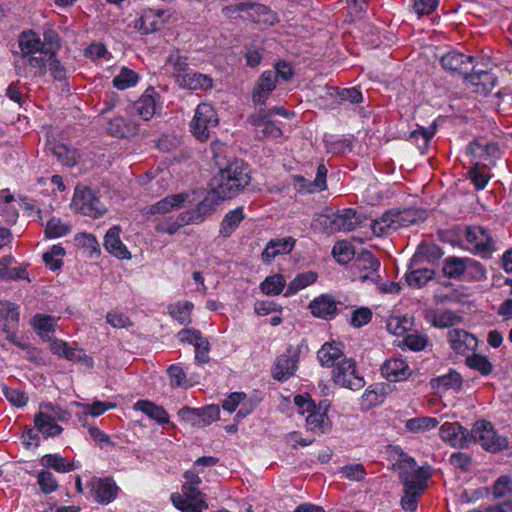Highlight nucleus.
I'll return each mask as SVG.
<instances>
[{
  "label": "nucleus",
  "mask_w": 512,
  "mask_h": 512,
  "mask_svg": "<svg viewBox=\"0 0 512 512\" xmlns=\"http://www.w3.org/2000/svg\"><path fill=\"white\" fill-rule=\"evenodd\" d=\"M251 181L248 166L240 160L230 162L213 177L211 189L204 200L193 210H187L176 219L164 220L158 225L159 231L175 234L181 227L199 224L213 212L220 201L236 197Z\"/></svg>",
  "instance_id": "1"
},
{
  "label": "nucleus",
  "mask_w": 512,
  "mask_h": 512,
  "mask_svg": "<svg viewBox=\"0 0 512 512\" xmlns=\"http://www.w3.org/2000/svg\"><path fill=\"white\" fill-rule=\"evenodd\" d=\"M387 467L395 472L404 486V496L401 506L405 511L413 512L417 509L418 498L427 488L429 474L417 466L414 458L406 454L401 447L386 446Z\"/></svg>",
  "instance_id": "2"
},
{
  "label": "nucleus",
  "mask_w": 512,
  "mask_h": 512,
  "mask_svg": "<svg viewBox=\"0 0 512 512\" xmlns=\"http://www.w3.org/2000/svg\"><path fill=\"white\" fill-rule=\"evenodd\" d=\"M478 443L484 450L497 453L504 450L508 445L505 436L496 432L489 421H476L471 430V443Z\"/></svg>",
  "instance_id": "3"
},
{
  "label": "nucleus",
  "mask_w": 512,
  "mask_h": 512,
  "mask_svg": "<svg viewBox=\"0 0 512 512\" xmlns=\"http://www.w3.org/2000/svg\"><path fill=\"white\" fill-rule=\"evenodd\" d=\"M315 222L328 234L338 231H351L360 223V215L354 209L347 208L337 213L319 215Z\"/></svg>",
  "instance_id": "4"
},
{
  "label": "nucleus",
  "mask_w": 512,
  "mask_h": 512,
  "mask_svg": "<svg viewBox=\"0 0 512 512\" xmlns=\"http://www.w3.org/2000/svg\"><path fill=\"white\" fill-rule=\"evenodd\" d=\"M219 123L218 114L214 107L206 102L200 103L191 121L190 128L193 136L199 141H206L211 129Z\"/></svg>",
  "instance_id": "5"
},
{
  "label": "nucleus",
  "mask_w": 512,
  "mask_h": 512,
  "mask_svg": "<svg viewBox=\"0 0 512 512\" xmlns=\"http://www.w3.org/2000/svg\"><path fill=\"white\" fill-rule=\"evenodd\" d=\"M223 13L227 16L239 13L243 19L270 25L276 20L275 14L267 6L252 2H239L227 6L223 8Z\"/></svg>",
  "instance_id": "6"
},
{
  "label": "nucleus",
  "mask_w": 512,
  "mask_h": 512,
  "mask_svg": "<svg viewBox=\"0 0 512 512\" xmlns=\"http://www.w3.org/2000/svg\"><path fill=\"white\" fill-rule=\"evenodd\" d=\"M332 380L336 385L350 390H360L365 385L364 377L358 371L357 364L352 358H343L334 367Z\"/></svg>",
  "instance_id": "7"
},
{
  "label": "nucleus",
  "mask_w": 512,
  "mask_h": 512,
  "mask_svg": "<svg viewBox=\"0 0 512 512\" xmlns=\"http://www.w3.org/2000/svg\"><path fill=\"white\" fill-rule=\"evenodd\" d=\"M467 249L483 258L490 257L495 251V241L489 232L480 226H472L465 233Z\"/></svg>",
  "instance_id": "8"
},
{
  "label": "nucleus",
  "mask_w": 512,
  "mask_h": 512,
  "mask_svg": "<svg viewBox=\"0 0 512 512\" xmlns=\"http://www.w3.org/2000/svg\"><path fill=\"white\" fill-rule=\"evenodd\" d=\"M72 204L75 210L89 217L97 218L106 211L105 206L95 196L93 190L88 187H77L75 189Z\"/></svg>",
  "instance_id": "9"
},
{
  "label": "nucleus",
  "mask_w": 512,
  "mask_h": 512,
  "mask_svg": "<svg viewBox=\"0 0 512 512\" xmlns=\"http://www.w3.org/2000/svg\"><path fill=\"white\" fill-rule=\"evenodd\" d=\"M379 268V260L371 252L364 251L358 255L351 265V274L353 280H360L362 282L366 280L375 281L379 278Z\"/></svg>",
  "instance_id": "10"
},
{
  "label": "nucleus",
  "mask_w": 512,
  "mask_h": 512,
  "mask_svg": "<svg viewBox=\"0 0 512 512\" xmlns=\"http://www.w3.org/2000/svg\"><path fill=\"white\" fill-rule=\"evenodd\" d=\"M187 199H188L187 193H179V194L169 195V196L161 199L157 203L148 207L147 210H145L144 214L145 215H153V216H155V215L161 216V218H159V220H158V223L156 224V230L158 232L163 233L162 231H159L158 225L164 220L176 219L180 214H178L175 217L174 216L167 217L166 214L172 212L173 210L183 207V205Z\"/></svg>",
  "instance_id": "11"
},
{
  "label": "nucleus",
  "mask_w": 512,
  "mask_h": 512,
  "mask_svg": "<svg viewBox=\"0 0 512 512\" xmlns=\"http://www.w3.org/2000/svg\"><path fill=\"white\" fill-rule=\"evenodd\" d=\"M441 439L455 448H467L471 444V431L458 422H445L440 427Z\"/></svg>",
  "instance_id": "12"
},
{
  "label": "nucleus",
  "mask_w": 512,
  "mask_h": 512,
  "mask_svg": "<svg viewBox=\"0 0 512 512\" xmlns=\"http://www.w3.org/2000/svg\"><path fill=\"white\" fill-rule=\"evenodd\" d=\"M88 486L91 489L92 497L99 504H109L114 501L120 488L111 477H93Z\"/></svg>",
  "instance_id": "13"
},
{
  "label": "nucleus",
  "mask_w": 512,
  "mask_h": 512,
  "mask_svg": "<svg viewBox=\"0 0 512 512\" xmlns=\"http://www.w3.org/2000/svg\"><path fill=\"white\" fill-rule=\"evenodd\" d=\"M160 107V95L153 87L147 88L133 105L134 112L145 121L152 119Z\"/></svg>",
  "instance_id": "14"
},
{
  "label": "nucleus",
  "mask_w": 512,
  "mask_h": 512,
  "mask_svg": "<svg viewBox=\"0 0 512 512\" xmlns=\"http://www.w3.org/2000/svg\"><path fill=\"white\" fill-rule=\"evenodd\" d=\"M50 349L53 354L68 361L83 363L87 368H93V360L88 357L82 349L72 348L66 342L58 339H51Z\"/></svg>",
  "instance_id": "15"
},
{
  "label": "nucleus",
  "mask_w": 512,
  "mask_h": 512,
  "mask_svg": "<svg viewBox=\"0 0 512 512\" xmlns=\"http://www.w3.org/2000/svg\"><path fill=\"white\" fill-rule=\"evenodd\" d=\"M424 319L431 326L439 329L449 328L462 322V316L452 310L429 308L424 311Z\"/></svg>",
  "instance_id": "16"
},
{
  "label": "nucleus",
  "mask_w": 512,
  "mask_h": 512,
  "mask_svg": "<svg viewBox=\"0 0 512 512\" xmlns=\"http://www.w3.org/2000/svg\"><path fill=\"white\" fill-rule=\"evenodd\" d=\"M328 170L324 164L317 167V173L314 181H309L301 175L293 176L295 189L300 193H316L324 191L327 188L326 177Z\"/></svg>",
  "instance_id": "17"
},
{
  "label": "nucleus",
  "mask_w": 512,
  "mask_h": 512,
  "mask_svg": "<svg viewBox=\"0 0 512 512\" xmlns=\"http://www.w3.org/2000/svg\"><path fill=\"white\" fill-rule=\"evenodd\" d=\"M447 337L451 349L461 355L473 352L478 344V340L474 335L462 329L450 330Z\"/></svg>",
  "instance_id": "18"
},
{
  "label": "nucleus",
  "mask_w": 512,
  "mask_h": 512,
  "mask_svg": "<svg viewBox=\"0 0 512 512\" xmlns=\"http://www.w3.org/2000/svg\"><path fill=\"white\" fill-rule=\"evenodd\" d=\"M71 405L81 409V411L76 413V417L82 426H88L89 416L99 417L106 411L116 407L115 403L100 400H94L91 404L73 401Z\"/></svg>",
  "instance_id": "19"
},
{
  "label": "nucleus",
  "mask_w": 512,
  "mask_h": 512,
  "mask_svg": "<svg viewBox=\"0 0 512 512\" xmlns=\"http://www.w3.org/2000/svg\"><path fill=\"white\" fill-rule=\"evenodd\" d=\"M317 358L323 367H336L343 358L344 344L340 341L325 342L317 352Z\"/></svg>",
  "instance_id": "20"
},
{
  "label": "nucleus",
  "mask_w": 512,
  "mask_h": 512,
  "mask_svg": "<svg viewBox=\"0 0 512 512\" xmlns=\"http://www.w3.org/2000/svg\"><path fill=\"white\" fill-rule=\"evenodd\" d=\"M166 11L147 9L135 20L134 27L143 34H150L159 30L165 23Z\"/></svg>",
  "instance_id": "21"
},
{
  "label": "nucleus",
  "mask_w": 512,
  "mask_h": 512,
  "mask_svg": "<svg viewBox=\"0 0 512 512\" xmlns=\"http://www.w3.org/2000/svg\"><path fill=\"white\" fill-rule=\"evenodd\" d=\"M276 87V74L269 70L262 73L258 81L256 82L252 99L257 105H265L270 93Z\"/></svg>",
  "instance_id": "22"
},
{
  "label": "nucleus",
  "mask_w": 512,
  "mask_h": 512,
  "mask_svg": "<svg viewBox=\"0 0 512 512\" xmlns=\"http://www.w3.org/2000/svg\"><path fill=\"white\" fill-rule=\"evenodd\" d=\"M329 406L327 401L320 402L319 406H316L315 409L308 414L306 423L309 430L319 434L329 430L331 426L327 415Z\"/></svg>",
  "instance_id": "23"
},
{
  "label": "nucleus",
  "mask_w": 512,
  "mask_h": 512,
  "mask_svg": "<svg viewBox=\"0 0 512 512\" xmlns=\"http://www.w3.org/2000/svg\"><path fill=\"white\" fill-rule=\"evenodd\" d=\"M121 229L119 226L111 227L104 238L105 249L119 259H131V253L120 239Z\"/></svg>",
  "instance_id": "24"
},
{
  "label": "nucleus",
  "mask_w": 512,
  "mask_h": 512,
  "mask_svg": "<svg viewBox=\"0 0 512 512\" xmlns=\"http://www.w3.org/2000/svg\"><path fill=\"white\" fill-rule=\"evenodd\" d=\"M295 240L291 237L277 238L270 240L262 252V260L271 263L279 255L290 253L294 247Z\"/></svg>",
  "instance_id": "25"
},
{
  "label": "nucleus",
  "mask_w": 512,
  "mask_h": 512,
  "mask_svg": "<svg viewBox=\"0 0 512 512\" xmlns=\"http://www.w3.org/2000/svg\"><path fill=\"white\" fill-rule=\"evenodd\" d=\"M311 314L317 318L332 319L337 313V305L334 298L328 294L316 297L310 304Z\"/></svg>",
  "instance_id": "26"
},
{
  "label": "nucleus",
  "mask_w": 512,
  "mask_h": 512,
  "mask_svg": "<svg viewBox=\"0 0 512 512\" xmlns=\"http://www.w3.org/2000/svg\"><path fill=\"white\" fill-rule=\"evenodd\" d=\"M30 324L42 340L49 341L52 339L51 335L56 330L58 318L47 314L37 313L31 318Z\"/></svg>",
  "instance_id": "27"
},
{
  "label": "nucleus",
  "mask_w": 512,
  "mask_h": 512,
  "mask_svg": "<svg viewBox=\"0 0 512 512\" xmlns=\"http://www.w3.org/2000/svg\"><path fill=\"white\" fill-rule=\"evenodd\" d=\"M52 52L44 49L37 54H31L23 58L27 66V75L32 77H41L47 72V64Z\"/></svg>",
  "instance_id": "28"
},
{
  "label": "nucleus",
  "mask_w": 512,
  "mask_h": 512,
  "mask_svg": "<svg viewBox=\"0 0 512 512\" xmlns=\"http://www.w3.org/2000/svg\"><path fill=\"white\" fill-rule=\"evenodd\" d=\"M34 425L37 430L46 438L60 435L63 428L56 423L51 414L40 408L34 416Z\"/></svg>",
  "instance_id": "29"
},
{
  "label": "nucleus",
  "mask_w": 512,
  "mask_h": 512,
  "mask_svg": "<svg viewBox=\"0 0 512 512\" xmlns=\"http://www.w3.org/2000/svg\"><path fill=\"white\" fill-rule=\"evenodd\" d=\"M471 62V57L456 51L448 52L441 57V65L444 69L459 74H466Z\"/></svg>",
  "instance_id": "30"
},
{
  "label": "nucleus",
  "mask_w": 512,
  "mask_h": 512,
  "mask_svg": "<svg viewBox=\"0 0 512 512\" xmlns=\"http://www.w3.org/2000/svg\"><path fill=\"white\" fill-rule=\"evenodd\" d=\"M179 86L189 90H210L213 87V80L210 76L197 72H189L180 76Z\"/></svg>",
  "instance_id": "31"
},
{
  "label": "nucleus",
  "mask_w": 512,
  "mask_h": 512,
  "mask_svg": "<svg viewBox=\"0 0 512 512\" xmlns=\"http://www.w3.org/2000/svg\"><path fill=\"white\" fill-rule=\"evenodd\" d=\"M40 463L42 466L51 468L59 473L74 471L78 468V465L73 461L60 454H46L41 457Z\"/></svg>",
  "instance_id": "32"
},
{
  "label": "nucleus",
  "mask_w": 512,
  "mask_h": 512,
  "mask_svg": "<svg viewBox=\"0 0 512 512\" xmlns=\"http://www.w3.org/2000/svg\"><path fill=\"white\" fill-rule=\"evenodd\" d=\"M298 369V365H296L291 358H289L286 354L279 355L273 366V377L279 381H286L291 376L295 374Z\"/></svg>",
  "instance_id": "33"
},
{
  "label": "nucleus",
  "mask_w": 512,
  "mask_h": 512,
  "mask_svg": "<svg viewBox=\"0 0 512 512\" xmlns=\"http://www.w3.org/2000/svg\"><path fill=\"white\" fill-rule=\"evenodd\" d=\"M19 46L23 58L31 54H37V52L46 49L39 35L32 31H26L20 35Z\"/></svg>",
  "instance_id": "34"
},
{
  "label": "nucleus",
  "mask_w": 512,
  "mask_h": 512,
  "mask_svg": "<svg viewBox=\"0 0 512 512\" xmlns=\"http://www.w3.org/2000/svg\"><path fill=\"white\" fill-rule=\"evenodd\" d=\"M134 409L141 411L149 418L155 420L159 424H166L169 422V415L166 410L147 400H139L134 404Z\"/></svg>",
  "instance_id": "35"
},
{
  "label": "nucleus",
  "mask_w": 512,
  "mask_h": 512,
  "mask_svg": "<svg viewBox=\"0 0 512 512\" xmlns=\"http://www.w3.org/2000/svg\"><path fill=\"white\" fill-rule=\"evenodd\" d=\"M410 375L408 364L399 358L386 361V380L399 382L406 380Z\"/></svg>",
  "instance_id": "36"
},
{
  "label": "nucleus",
  "mask_w": 512,
  "mask_h": 512,
  "mask_svg": "<svg viewBox=\"0 0 512 512\" xmlns=\"http://www.w3.org/2000/svg\"><path fill=\"white\" fill-rule=\"evenodd\" d=\"M245 214L243 207H237L229 211L223 218L219 233L223 237H229L238 228L244 220Z\"/></svg>",
  "instance_id": "37"
},
{
  "label": "nucleus",
  "mask_w": 512,
  "mask_h": 512,
  "mask_svg": "<svg viewBox=\"0 0 512 512\" xmlns=\"http://www.w3.org/2000/svg\"><path fill=\"white\" fill-rule=\"evenodd\" d=\"M436 132V126L433 124L429 127H418L409 134L410 142L414 143L423 154L429 147L431 139Z\"/></svg>",
  "instance_id": "38"
},
{
  "label": "nucleus",
  "mask_w": 512,
  "mask_h": 512,
  "mask_svg": "<svg viewBox=\"0 0 512 512\" xmlns=\"http://www.w3.org/2000/svg\"><path fill=\"white\" fill-rule=\"evenodd\" d=\"M317 278V273L313 271H307L296 275L294 279L288 284L284 295L286 297H290L297 294L299 291L314 284L317 281Z\"/></svg>",
  "instance_id": "39"
},
{
  "label": "nucleus",
  "mask_w": 512,
  "mask_h": 512,
  "mask_svg": "<svg viewBox=\"0 0 512 512\" xmlns=\"http://www.w3.org/2000/svg\"><path fill=\"white\" fill-rule=\"evenodd\" d=\"M166 66L171 71L177 84H179L180 76H185L190 72L188 58L181 55L179 52H173L168 56Z\"/></svg>",
  "instance_id": "40"
},
{
  "label": "nucleus",
  "mask_w": 512,
  "mask_h": 512,
  "mask_svg": "<svg viewBox=\"0 0 512 512\" xmlns=\"http://www.w3.org/2000/svg\"><path fill=\"white\" fill-rule=\"evenodd\" d=\"M194 304L190 301H179L169 305L168 311L170 316L181 325L191 322V312Z\"/></svg>",
  "instance_id": "41"
},
{
  "label": "nucleus",
  "mask_w": 512,
  "mask_h": 512,
  "mask_svg": "<svg viewBox=\"0 0 512 512\" xmlns=\"http://www.w3.org/2000/svg\"><path fill=\"white\" fill-rule=\"evenodd\" d=\"M170 500L174 507L182 512H203L208 509L206 501L191 502L183 494L172 493Z\"/></svg>",
  "instance_id": "42"
},
{
  "label": "nucleus",
  "mask_w": 512,
  "mask_h": 512,
  "mask_svg": "<svg viewBox=\"0 0 512 512\" xmlns=\"http://www.w3.org/2000/svg\"><path fill=\"white\" fill-rule=\"evenodd\" d=\"M467 258L448 257L444 261V274L453 279L464 280Z\"/></svg>",
  "instance_id": "43"
},
{
  "label": "nucleus",
  "mask_w": 512,
  "mask_h": 512,
  "mask_svg": "<svg viewBox=\"0 0 512 512\" xmlns=\"http://www.w3.org/2000/svg\"><path fill=\"white\" fill-rule=\"evenodd\" d=\"M72 226L69 222L63 221L60 218L52 217L45 224V237L46 238H60L71 232Z\"/></svg>",
  "instance_id": "44"
},
{
  "label": "nucleus",
  "mask_w": 512,
  "mask_h": 512,
  "mask_svg": "<svg viewBox=\"0 0 512 512\" xmlns=\"http://www.w3.org/2000/svg\"><path fill=\"white\" fill-rule=\"evenodd\" d=\"M140 79V76L134 70L128 67H122L120 72L113 78V86L118 90H125L134 87Z\"/></svg>",
  "instance_id": "45"
},
{
  "label": "nucleus",
  "mask_w": 512,
  "mask_h": 512,
  "mask_svg": "<svg viewBox=\"0 0 512 512\" xmlns=\"http://www.w3.org/2000/svg\"><path fill=\"white\" fill-rule=\"evenodd\" d=\"M286 286V280L282 274H273L266 277L260 284L261 291L269 296H276L282 293Z\"/></svg>",
  "instance_id": "46"
},
{
  "label": "nucleus",
  "mask_w": 512,
  "mask_h": 512,
  "mask_svg": "<svg viewBox=\"0 0 512 512\" xmlns=\"http://www.w3.org/2000/svg\"><path fill=\"white\" fill-rule=\"evenodd\" d=\"M14 202L13 195L8 191H2L0 194V215L9 223H14L18 217Z\"/></svg>",
  "instance_id": "47"
},
{
  "label": "nucleus",
  "mask_w": 512,
  "mask_h": 512,
  "mask_svg": "<svg viewBox=\"0 0 512 512\" xmlns=\"http://www.w3.org/2000/svg\"><path fill=\"white\" fill-rule=\"evenodd\" d=\"M384 401V386L376 385L375 387H368L362 395V408L365 410L371 409L377 405L382 404Z\"/></svg>",
  "instance_id": "48"
},
{
  "label": "nucleus",
  "mask_w": 512,
  "mask_h": 512,
  "mask_svg": "<svg viewBox=\"0 0 512 512\" xmlns=\"http://www.w3.org/2000/svg\"><path fill=\"white\" fill-rule=\"evenodd\" d=\"M439 424V421L434 417H416L408 419L405 422V427L412 433H421L431 429H434Z\"/></svg>",
  "instance_id": "49"
},
{
  "label": "nucleus",
  "mask_w": 512,
  "mask_h": 512,
  "mask_svg": "<svg viewBox=\"0 0 512 512\" xmlns=\"http://www.w3.org/2000/svg\"><path fill=\"white\" fill-rule=\"evenodd\" d=\"M52 151L57 159L67 166L75 165L80 158V154L76 149L69 148L62 143L54 144Z\"/></svg>",
  "instance_id": "50"
},
{
  "label": "nucleus",
  "mask_w": 512,
  "mask_h": 512,
  "mask_svg": "<svg viewBox=\"0 0 512 512\" xmlns=\"http://www.w3.org/2000/svg\"><path fill=\"white\" fill-rule=\"evenodd\" d=\"M64 256L65 249L57 244L53 245L49 251L43 254V261L50 270L56 271L62 267Z\"/></svg>",
  "instance_id": "51"
},
{
  "label": "nucleus",
  "mask_w": 512,
  "mask_h": 512,
  "mask_svg": "<svg viewBox=\"0 0 512 512\" xmlns=\"http://www.w3.org/2000/svg\"><path fill=\"white\" fill-rule=\"evenodd\" d=\"M332 254L339 264H347L353 259L355 250L350 242L342 240L335 243Z\"/></svg>",
  "instance_id": "52"
},
{
  "label": "nucleus",
  "mask_w": 512,
  "mask_h": 512,
  "mask_svg": "<svg viewBox=\"0 0 512 512\" xmlns=\"http://www.w3.org/2000/svg\"><path fill=\"white\" fill-rule=\"evenodd\" d=\"M434 277V271L428 268L412 270L406 275V281L413 288H421Z\"/></svg>",
  "instance_id": "53"
},
{
  "label": "nucleus",
  "mask_w": 512,
  "mask_h": 512,
  "mask_svg": "<svg viewBox=\"0 0 512 512\" xmlns=\"http://www.w3.org/2000/svg\"><path fill=\"white\" fill-rule=\"evenodd\" d=\"M433 382L434 387L444 390L459 389L462 385V377L458 372L450 370L447 374L434 379Z\"/></svg>",
  "instance_id": "54"
},
{
  "label": "nucleus",
  "mask_w": 512,
  "mask_h": 512,
  "mask_svg": "<svg viewBox=\"0 0 512 512\" xmlns=\"http://www.w3.org/2000/svg\"><path fill=\"white\" fill-rule=\"evenodd\" d=\"M465 362L469 368L479 371L482 375H489L493 370L488 358L480 354L468 355Z\"/></svg>",
  "instance_id": "55"
},
{
  "label": "nucleus",
  "mask_w": 512,
  "mask_h": 512,
  "mask_svg": "<svg viewBox=\"0 0 512 512\" xmlns=\"http://www.w3.org/2000/svg\"><path fill=\"white\" fill-rule=\"evenodd\" d=\"M134 130V127L123 117H115L108 123L107 131L115 137H125Z\"/></svg>",
  "instance_id": "56"
},
{
  "label": "nucleus",
  "mask_w": 512,
  "mask_h": 512,
  "mask_svg": "<svg viewBox=\"0 0 512 512\" xmlns=\"http://www.w3.org/2000/svg\"><path fill=\"white\" fill-rule=\"evenodd\" d=\"M411 326L410 319L406 316L391 315L386 322V329L393 335L401 336Z\"/></svg>",
  "instance_id": "57"
},
{
  "label": "nucleus",
  "mask_w": 512,
  "mask_h": 512,
  "mask_svg": "<svg viewBox=\"0 0 512 512\" xmlns=\"http://www.w3.org/2000/svg\"><path fill=\"white\" fill-rule=\"evenodd\" d=\"M0 317L7 322L5 326L13 328L19 321L18 305L8 301L2 302L0 305Z\"/></svg>",
  "instance_id": "58"
},
{
  "label": "nucleus",
  "mask_w": 512,
  "mask_h": 512,
  "mask_svg": "<svg viewBox=\"0 0 512 512\" xmlns=\"http://www.w3.org/2000/svg\"><path fill=\"white\" fill-rule=\"evenodd\" d=\"M406 216V211L391 210L386 212V231L397 230L400 227L406 226L410 222Z\"/></svg>",
  "instance_id": "59"
},
{
  "label": "nucleus",
  "mask_w": 512,
  "mask_h": 512,
  "mask_svg": "<svg viewBox=\"0 0 512 512\" xmlns=\"http://www.w3.org/2000/svg\"><path fill=\"white\" fill-rule=\"evenodd\" d=\"M486 277L485 268L476 260L467 258L465 278L466 281H479Z\"/></svg>",
  "instance_id": "60"
},
{
  "label": "nucleus",
  "mask_w": 512,
  "mask_h": 512,
  "mask_svg": "<svg viewBox=\"0 0 512 512\" xmlns=\"http://www.w3.org/2000/svg\"><path fill=\"white\" fill-rule=\"evenodd\" d=\"M466 79L475 86L482 85L483 91L488 92L494 87L492 76L486 71H473Z\"/></svg>",
  "instance_id": "61"
},
{
  "label": "nucleus",
  "mask_w": 512,
  "mask_h": 512,
  "mask_svg": "<svg viewBox=\"0 0 512 512\" xmlns=\"http://www.w3.org/2000/svg\"><path fill=\"white\" fill-rule=\"evenodd\" d=\"M75 242L79 247L85 248L91 255L100 254V246L96 237L89 233H80L75 236Z\"/></svg>",
  "instance_id": "62"
},
{
  "label": "nucleus",
  "mask_w": 512,
  "mask_h": 512,
  "mask_svg": "<svg viewBox=\"0 0 512 512\" xmlns=\"http://www.w3.org/2000/svg\"><path fill=\"white\" fill-rule=\"evenodd\" d=\"M37 482L41 491L45 494L54 492L58 488V482L55 476L47 470L40 471L37 476Z\"/></svg>",
  "instance_id": "63"
},
{
  "label": "nucleus",
  "mask_w": 512,
  "mask_h": 512,
  "mask_svg": "<svg viewBox=\"0 0 512 512\" xmlns=\"http://www.w3.org/2000/svg\"><path fill=\"white\" fill-rule=\"evenodd\" d=\"M342 477L351 481H361L366 476V470L362 464H349L340 468Z\"/></svg>",
  "instance_id": "64"
}]
</instances>
